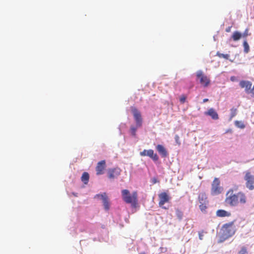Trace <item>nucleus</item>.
Masks as SVG:
<instances>
[{
	"label": "nucleus",
	"mask_w": 254,
	"mask_h": 254,
	"mask_svg": "<svg viewBox=\"0 0 254 254\" xmlns=\"http://www.w3.org/2000/svg\"><path fill=\"white\" fill-rule=\"evenodd\" d=\"M106 167V163L105 160L99 161L96 167V174L97 175L103 174Z\"/></svg>",
	"instance_id": "f8f14e48"
},
{
	"label": "nucleus",
	"mask_w": 254,
	"mask_h": 254,
	"mask_svg": "<svg viewBox=\"0 0 254 254\" xmlns=\"http://www.w3.org/2000/svg\"><path fill=\"white\" fill-rule=\"evenodd\" d=\"M208 101V99H207V98H205V99H204L203 100V103H205V102H206Z\"/></svg>",
	"instance_id": "c9c22d12"
},
{
	"label": "nucleus",
	"mask_w": 254,
	"mask_h": 254,
	"mask_svg": "<svg viewBox=\"0 0 254 254\" xmlns=\"http://www.w3.org/2000/svg\"><path fill=\"white\" fill-rule=\"evenodd\" d=\"M186 96L184 95H182L180 98V101L181 103L183 104L186 102Z\"/></svg>",
	"instance_id": "c85d7f7f"
},
{
	"label": "nucleus",
	"mask_w": 254,
	"mask_h": 254,
	"mask_svg": "<svg viewBox=\"0 0 254 254\" xmlns=\"http://www.w3.org/2000/svg\"><path fill=\"white\" fill-rule=\"evenodd\" d=\"M197 79L199 80V82L201 85L204 87H207L210 83V79L205 75L202 71L198 70L196 73Z\"/></svg>",
	"instance_id": "0eeeda50"
},
{
	"label": "nucleus",
	"mask_w": 254,
	"mask_h": 254,
	"mask_svg": "<svg viewBox=\"0 0 254 254\" xmlns=\"http://www.w3.org/2000/svg\"><path fill=\"white\" fill-rule=\"evenodd\" d=\"M156 150L162 157H166L168 155L167 150L164 146L158 144L156 147Z\"/></svg>",
	"instance_id": "4468645a"
},
{
	"label": "nucleus",
	"mask_w": 254,
	"mask_h": 254,
	"mask_svg": "<svg viewBox=\"0 0 254 254\" xmlns=\"http://www.w3.org/2000/svg\"><path fill=\"white\" fill-rule=\"evenodd\" d=\"M89 179V175L87 172H84L81 178L82 182L85 185H87L88 183Z\"/></svg>",
	"instance_id": "6ab92c4d"
},
{
	"label": "nucleus",
	"mask_w": 254,
	"mask_h": 254,
	"mask_svg": "<svg viewBox=\"0 0 254 254\" xmlns=\"http://www.w3.org/2000/svg\"><path fill=\"white\" fill-rule=\"evenodd\" d=\"M239 254H248L247 248L245 247H243L239 252Z\"/></svg>",
	"instance_id": "cd10ccee"
},
{
	"label": "nucleus",
	"mask_w": 254,
	"mask_h": 254,
	"mask_svg": "<svg viewBox=\"0 0 254 254\" xmlns=\"http://www.w3.org/2000/svg\"><path fill=\"white\" fill-rule=\"evenodd\" d=\"M246 181V187L249 190H254V175L250 171H247L245 172L244 178Z\"/></svg>",
	"instance_id": "39448f33"
},
{
	"label": "nucleus",
	"mask_w": 254,
	"mask_h": 254,
	"mask_svg": "<svg viewBox=\"0 0 254 254\" xmlns=\"http://www.w3.org/2000/svg\"><path fill=\"white\" fill-rule=\"evenodd\" d=\"M221 231L224 239L232 237L236 231L234 222H230L224 224L222 227Z\"/></svg>",
	"instance_id": "7ed1b4c3"
},
{
	"label": "nucleus",
	"mask_w": 254,
	"mask_h": 254,
	"mask_svg": "<svg viewBox=\"0 0 254 254\" xmlns=\"http://www.w3.org/2000/svg\"><path fill=\"white\" fill-rule=\"evenodd\" d=\"M159 205L160 207L164 209H167L165 207H164V204L168 202L170 200V197L166 192H163L159 194Z\"/></svg>",
	"instance_id": "9b49d317"
},
{
	"label": "nucleus",
	"mask_w": 254,
	"mask_h": 254,
	"mask_svg": "<svg viewBox=\"0 0 254 254\" xmlns=\"http://www.w3.org/2000/svg\"><path fill=\"white\" fill-rule=\"evenodd\" d=\"M205 115L209 116L213 120H218L219 118L217 113L213 108L209 109L207 112L204 113Z\"/></svg>",
	"instance_id": "2eb2a0df"
},
{
	"label": "nucleus",
	"mask_w": 254,
	"mask_h": 254,
	"mask_svg": "<svg viewBox=\"0 0 254 254\" xmlns=\"http://www.w3.org/2000/svg\"><path fill=\"white\" fill-rule=\"evenodd\" d=\"M131 111L135 121L136 127H141L142 125V118L140 111L134 107H131Z\"/></svg>",
	"instance_id": "423d86ee"
},
{
	"label": "nucleus",
	"mask_w": 254,
	"mask_h": 254,
	"mask_svg": "<svg viewBox=\"0 0 254 254\" xmlns=\"http://www.w3.org/2000/svg\"><path fill=\"white\" fill-rule=\"evenodd\" d=\"M140 155L141 156H148L154 161H157L159 159V157L156 153H155L152 149H144L140 152Z\"/></svg>",
	"instance_id": "6e6552de"
},
{
	"label": "nucleus",
	"mask_w": 254,
	"mask_h": 254,
	"mask_svg": "<svg viewBox=\"0 0 254 254\" xmlns=\"http://www.w3.org/2000/svg\"><path fill=\"white\" fill-rule=\"evenodd\" d=\"M237 110L236 108H233L231 109V118L234 117L237 114Z\"/></svg>",
	"instance_id": "a878e982"
},
{
	"label": "nucleus",
	"mask_w": 254,
	"mask_h": 254,
	"mask_svg": "<svg viewBox=\"0 0 254 254\" xmlns=\"http://www.w3.org/2000/svg\"><path fill=\"white\" fill-rule=\"evenodd\" d=\"M216 56L220 58H224L226 60H229L230 58V55L229 54H223L220 53L219 52H217Z\"/></svg>",
	"instance_id": "aec40b11"
},
{
	"label": "nucleus",
	"mask_w": 254,
	"mask_h": 254,
	"mask_svg": "<svg viewBox=\"0 0 254 254\" xmlns=\"http://www.w3.org/2000/svg\"><path fill=\"white\" fill-rule=\"evenodd\" d=\"M244 47V51L246 53H248L249 51V46L247 41H244L243 43Z\"/></svg>",
	"instance_id": "bb28decb"
},
{
	"label": "nucleus",
	"mask_w": 254,
	"mask_h": 254,
	"mask_svg": "<svg viewBox=\"0 0 254 254\" xmlns=\"http://www.w3.org/2000/svg\"><path fill=\"white\" fill-rule=\"evenodd\" d=\"M247 202V197L243 191L234 193L233 189H230L226 194L225 202L230 206H236L238 205H244Z\"/></svg>",
	"instance_id": "f257e3e1"
},
{
	"label": "nucleus",
	"mask_w": 254,
	"mask_h": 254,
	"mask_svg": "<svg viewBox=\"0 0 254 254\" xmlns=\"http://www.w3.org/2000/svg\"><path fill=\"white\" fill-rule=\"evenodd\" d=\"M95 198H99L100 197L102 199L103 205L105 209L106 210H108L110 208V203L109 201L108 197L107 195L106 192H104L102 194H97L95 197Z\"/></svg>",
	"instance_id": "9d476101"
},
{
	"label": "nucleus",
	"mask_w": 254,
	"mask_h": 254,
	"mask_svg": "<svg viewBox=\"0 0 254 254\" xmlns=\"http://www.w3.org/2000/svg\"><path fill=\"white\" fill-rule=\"evenodd\" d=\"M248 94H251L252 96L254 97V85L252 89H251V88L250 89V91H249Z\"/></svg>",
	"instance_id": "7c9ffc66"
},
{
	"label": "nucleus",
	"mask_w": 254,
	"mask_h": 254,
	"mask_svg": "<svg viewBox=\"0 0 254 254\" xmlns=\"http://www.w3.org/2000/svg\"><path fill=\"white\" fill-rule=\"evenodd\" d=\"M230 79L232 81H235L236 79V78L235 76H233L231 77Z\"/></svg>",
	"instance_id": "72a5a7b5"
},
{
	"label": "nucleus",
	"mask_w": 254,
	"mask_h": 254,
	"mask_svg": "<svg viewBox=\"0 0 254 254\" xmlns=\"http://www.w3.org/2000/svg\"><path fill=\"white\" fill-rule=\"evenodd\" d=\"M137 127H135L134 126H131L130 127V131L132 136H135Z\"/></svg>",
	"instance_id": "b1692460"
},
{
	"label": "nucleus",
	"mask_w": 254,
	"mask_h": 254,
	"mask_svg": "<svg viewBox=\"0 0 254 254\" xmlns=\"http://www.w3.org/2000/svg\"><path fill=\"white\" fill-rule=\"evenodd\" d=\"M242 37V34L239 31H235L232 35V39L234 41L239 40Z\"/></svg>",
	"instance_id": "a211bd4d"
},
{
	"label": "nucleus",
	"mask_w": 254,
	"mask_h": 254,
	"mask_svg": "<svg viewBox=\"0 0 254 254\" xmlns=\"http://www.w3.org/2000/svg\"><path fill=\"white\" fill-rule=\"evenodd\" d=\"M198 200L200 203L204 202H208L206 194L204 192H201L199 193L198 196Z\"/></svg>",
	"instance_id": "f3484780"
},
{
	"label": "nucleus",
	"mask_w": 254,
	"mask_h": 254,
	"mask_svg": "<svg viewBox=\"0 0 254 254\" xmlns=\"http://www.w3.org/2000/svg\"><path fill=\"white\" fill-rule=\"evenodd\" d=\"M208 202H204V203H200L199 207L201 211H205L206 209L207 208V204Z\"/></svg>",
	"instance_id": "4be33fe9"
},
{
	"label": "nucleus",
	"mask_w": 254,
	"mask_h": 254,
	"mask_svg": "<svg viewBox=\"0 0 254 254\" xmlns=\"http://www.w3.org/2000/svg\"><path fill=\"white\" fill-rule=\"evenodd\" d=\"M232 26H229L226 29V32H230L231 30Z\"/></svg>",
	"instance_id": "473e14b6"
},
{
	"label": "nucleus",
	"mask_w": 254,
	"mask_h": 254,
	"mask_svg": "<svg viewBox=\"0 0 254 254\" xmlns=\"http://www.w3.org/2000/svg\"><path fill=\"white\" fill-rule=\"evenodd\" d=\"M122 196L126 203L130 204L132 207H136L138 202L137 191H134L131 194L128 190H122Z\"/></svg>",
	"instance_id": "f03ea898"
},
{
	"label": "nucleus",
	"mask_w": 254,
	"mask_h": 254,
	"mask_svg": "<svg viewBox=\"0 0 254 254\" xmlns=\"http://www.w3.org/2000/svg\"><path fill=\"white\" fill-rule=\"evenodd\" d=\"M157 182H158V181H157V180L156 178H153L152 179V183H153V184H155Z\"/></svg>",
	"instance_id": "f704fd0d"
},
{
	"label": "nucleus",
	"mask_w": 254,
	"mask_h": 254,
	"mask_svg": "<svg viewBox=\"0 0 254 254\" xmlns=\"http://www.w3.org/2000/svg\"><path fill=\"white\" fill-rule=\"evenodd\" d=\"M121 170L119 168H110L108 170L107 174L110 179L117 178L121 174Z\"/></svg>",
	"instance_id": "1a4fd4ad"
},
{
	"label": "nucleus",
	"mask_w": 254,
	"mask_h": 254,
	"mask_svg": "<svg viewBox=\"0 0 254 254\" xmlns=\"http://www.w3.org/2000/svg\"><path fill=\"white\" fill-rule=\"evenodd\" d=\"M176 142L178 144H180L181 142L180 141V137L178 135H176L175 137Z\"/></svg>",
	"instance_id": "2f4dec72"
},
{
	"label": "nucleus",
	"mask_w": 254,
	"mask_h": 254,
	"mask_svg": "<svg viewBox=\"0 0 254 254\" xmlns=\"http://www.w3.org/2000/svg\"><path fill=\"white\" fill-rule=\"evenodd\" d=\"M235 124L237 127L240 128H244L245 127V125L241 121H236L235 122Z\"/></svg>",
	"instance_id": "5701e85b"
},
{
	"label": "nucleus",
	"mask_w": 254,
	"mask_h": 254,
	"mask_svg": "<svg viewBox=\"0 0 254 254\" xmlns=\"http://www.w3.org/2000/svg\"><path fill=\"white\" fill-rule=\"evenodd\" d=\"M207 232L204 230H201L198 232V237L200 240H202L204 234H206Z\"/></svg>",
	"instance_id": "393cba45"
},
{
	"label": "nucleus",
	"mask_w": 254,
	"mask_h": 254,
	"mask_svg": "<svg viewBox=\"0 0 254 254\" xmlns=\"http://www.w3.org/2000/svg\"><path fill=\"white\" fill-rule=\"evenodd\" d=\"M223 190V188L220 186V181L217 178H215L213 180L211 188V194L212 195H217L220 194Z\"/></svg>",
	"instance_id": "20e7f679"
},
{
	"label": "nucleus",
	"mask_w": 254,
	"mask_h": 254,
	"mask_svg": "<svg viewBox=\"0 0 254 254\" xmlns=\"http://www.w3.org/2000/svg\"><path fill=\"white\" fill-rule=\"evenodd\" d=\"M139 254H145L144 253H140Z\"/></svg>",
	"instance_id": "e433bc0d"
},
{
	"label": "nucleus",
	"mask_w": 254,
	"mask_h": 254,
	"mask_svg": "<svg viewBox=\"0 0 254 254\" xmlns=\"http://www.w3.org/2000/svg\"><path fill=\"white\" fill-rule=\"evenodd\" d=\"M176 214L179 220H182L183 217V212L179 209L176 210Z\"/></svg>",
	"instance_id": "412c9836"
},
{
	"label": "nucleus",
	"mask_w": 254,
	"mask_h": 254,
	"mask_svg": "<svg viewBox=\"0 0 254 254\" xmlns=\"http://www.w3.org/2000/svg\"><path fill=\"white\" fill-rule=\"evenodd\" d=\"M239 85L242 88H245V92L249 93L250 89L252 87V83L251 81L248 80H241Z\"/></svg>",
	"instance_id": "ddd939ff"
},
{
	"label": "nucleus",
	"mask_w": 254,
	"mask_h": 254,
	"mask_svg": "<svg viewBox=\"0 0 254 254\" xmlns=\"http://www.w3.org/2000/svg\"><path fill=\"white\" fill-rule=\"evenodd\" d=\"M216 216L219 217H229L231 213L223 209H219L216 211Z\"/></svg>",
	"instance_id": "dca6fc26"
},
{
	"label": "nucleus",
	"mask_w": 254,
	"mask_h": 254,
	"mask_svg": "<svg viewBox=\"0 0 254 254\" xmlns=\"http://www.w3.org/2000/svg\"><path fill=\"white\" fill-rule=\"evenodd\" d=\"M248 32H249V29L247 28L245 30L244 33L242 34V37H247L249 35Z\"/></svg>",
	"instance_id": "c756f323"
}]
</instances>
